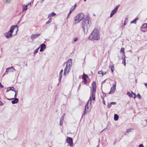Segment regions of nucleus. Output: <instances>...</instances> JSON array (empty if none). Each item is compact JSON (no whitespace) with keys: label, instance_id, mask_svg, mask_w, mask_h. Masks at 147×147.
Returning <instances> with one entry per match:
<instances>
[{"label":"nucleus","instance_id":"f257e3e1","mask_svg":"<svg viewBox=\"0 0 147 147\" xmlns=\"http://www.w3.org/2000/svg\"><path fill=\"white\" fill-rule=\"evenodd\" d=\"M18 27L17 25L12 26L10 30L7 32L4 33V35L7 39L12 38L13 36L16 35L17 33Z\"/></svg>","mask_w":147,"mask_h":147},{"label":"nucleus","instance_id":"f03ea898","mask_svg":"<svg viewBox=\"0 0 147 147\" xmlns=\"http://www.w3.org/2000/svg\"><path fill=\"white\" fill-rule=\"evenodd\" d=\"M90 20L88 19H85L82 22V27L85 32H88V29L90 26Z\"/></svg>","mask_w":147,"mask_h":147},{"label":"nucleus","instance_id":"7ed1b4c3","mask_svg":"<svg viewBox=\"0 0 147 147\" xmlns=\"http://www.w3.org/2000/svg\"><path fill=\"white\" fill-rule=\"evenodd\" d=\"M72 59H69L66 62V65L64 69V75L65 76L68 74L72 66Z\"/></svg>","mask_w":147,"mask_h":147},{"label":"nucleus","instance_id":"20e7f679","mask_svg":"<svg viewBox=\"0 0 147 147\" xmlns=\"http://www.w3.org/2000/svg\"><path fill=\"white\" fill-rule=\"evenodd\" d=\"M89 38L96 40L100 39L99 33L97 29L95 28L94 30L89 37Z\"/></svg>","mask_w":147,"mask_h":147},{"label":"nucleus","instance_id":"39448f33","mask_svg":"<svg viewBox=\"0 0 147 147\" xmlns=\"http://www.w3.org/2000/svg\"><path fill=\"white\" fill-rule=\"evenodd\" d=\"M84 18V15L82 13H80L77 15L74 18L75 24L78 23Z\"/></svg>","mask_w":147,"mask_h":147},{"label":"nucleus","instance_id":"423d86ee","mask_svg":"<svg viewBox=\"0 0 147 147\" xmlns=\"http://www.w3.org/2000/svg\"><path fill=\"white\" fill-rule=\"evenodd\" d=\"M89 102L90 103V105L92 103V98L91 96L90 97L89 100H88L87 102V103L86 105L85 108L84 109V112L83 114V115H84L86 113V108L88 109L89 107L88 104Z\"/></svg>","mask_w":147,"mask_h":147},{"label":"nucleus","instance_id":"0eeeda50","mask_svg":"<svg viewBox=\"0 0 147 147\" xmlns=\"http://www.w3.org/2000/svg\"><path fill=\"white\" fill-rule=\"evenodd\" d=\"M92 94H95L96 89V84L95 82H93L92 84Z\"/></svg>","mask_w":147,"mask_h":147},{"label":"nucleus","instance_id":"6e6552de","mask_svg":"<svg viewBox=\"0 0 147 147\" xmlns=\"http://www.w3.org/2000/svg\"><path fill=\"white\" fill-rule=\"evenodd\" d=\"M67 142L69 144L70 146H73V139L72 138L68 137L67 138L66 140Z\"/></svg>","mask_w":147,"mask_h":147},{"label":"nucleus","instance_id":"1a4fd4ad","mask_svg":"<svg viewBox=\"0 0 147 147\" xmlns=\"http://www.w3.org/2000/svg\"><path fill=\"white\" fill-rule=\"evenodd\" d=\"M39 47H40V52H42L45 49L46 45L45 44H42L40 45Z\"/></svg>","mask_w":147,"mask_h":147},{"label":"nucleus","instance_id":"9d476101","mask_svg":"<svg viewBox=\"0 0 147 147\" xmlns=\"http://www.w3.org/2000/svg\"><path fill=\"white\" fill-rule=\"evenodd\" d=\"M40 35V34H33L31 36V38L32 40H33L35 38L38 37Z\"/></svg>","mask_w":147,"mask_h":147},{"label":"nucleus","instance_id":"9b49d317","mask_svg":"<svg viewBox=\"0 0 147 147\" xmlns=\"http://www.w3.org/2000/svg\"><path fill=\"white\" fill-rule=\"evenodd\" d=\"M116 90V86L115 85H113V86H112L111 89V90L109 94H113V93Z\"/></svg>","mask_w":147,"mask_h":147},{"label":"nucleus","instance_id":"f8f14e48","mask_svg":"<svg viewBox=\"0 0 147 147\" xmlns=\"http://www.w3.org/2000/svg\"><path fill=\"white\" fill-rule=\"evenodd\" d=\"M13 99V100L11 101V102L13 104L17 103L18 102L19 99L18 98H15Z\"/></svg>","mask_w":147,"mask_h":147},{"label":"nucleus","instance_id":"ddd939ff","mask_svg":"<svg viewBox=\"0 0 147 147\" xmlns=\"http://www.w3.org/2000/svg\"><path fill=\"white\" fill-rule=\"evenodd\" d=\"M14 88H15L13 87H8L6 90V92H7L9 90L13 91Z\"/></svg>","mask_w":147,"mask_h":147},{"label":"nucleus","instance_id":"4468645a","mask_svg":"<svg viewBox=\"0 0 147 147\" xmlns=\"http://www.w3.org/2000/svg\"><path fill=\"white\" fill-rule=\"evenodd\" d=\"M116 12L117 11L114 9L112 10L111 13L110 17H112L113 16Z\"/></svg>","mask_w":147,"mask_h":147},{"label":"nucleus","instance_id":"2eb2a0df","mask_svg":"<svg viewBox=\"0 0 147 147\" xmlns=\"http://www.w3.org/2000/svg\"><path fill=\"white\" fill-rule=\"evenodd\" d=\"M30 4H29L28 5H26V6H23L22 7V11H24L26 10L27 9V7L29 5H30Z\"/></svg>","mask_w":147,"mask_h":147},{"label":"nucleus","instance_id":"dca6fc26","mask_svg":"<svg viewBox=\"0 0 147 147\" xmlns=\"http://www.w3.org/2000/svg\"><path fill=\"white\" fill-rule=\"evenodd\" d=\"M119 117L118 115L116 114H115L114 115V120L116 121L118 119Z\"/></svg>","mask_w":147,"mask_h":147},{"label":"nucleus","instance_id":"f3484780","mask_svg":"<svg viewBox=\"0 0 147 147\" xmlns=\"http://www.w3.org/2000/svg\"><path fill=\"white\" fill-rule=\"evenodd\" d=\"M124 49H125L123 48H122L121 49L120 52L122 55H124L125 53Z\"/></svg>","mask_w":147,"mask_h":147},{"label":"nucleus","instance_id":"a211bd4d","mask_svg":"<svg viewBox=\"0 0 147 147\" xmlns=\"http://www.w3.org/2000/svg\"><path fill=\"white\" fill-rule=\"evenodd\" d=\"M109 67L111 68L112 72L113 73V71L114 69V66L113 65H110L109 66Z\"/></svg>","mask_w":147,"mask_h":147},{"label":"nucleus","instance_id":"6ab92c4d","mask_svg":"<svg viewBox=\"0 0 147 147\" xmlns=\"http://www.w3.org/2000/svg\"><path fill=\"white\" fill-rule=\"evenodd\" d=\"M138 20V18H135L134 20H133L131 22V23H134V24H136V21Z\"/></svg>","mask_w":147,"mask_h":147},{"label":"nucleus","instance_id":"aec40b11","mask_svg":"<svg viewBox=\"0 0 147 147\" xmlns=\"http://www.w3.org/2000/svg\"><path fill=\"white\" fill-rule=\"evenodd\" d=\"M142 28L143 29H145L147 28V24L145 23L142 26Z\"/></svg>","mask_w":147,"mask_h":147},{"label":"nucleus","instance_id":"412c9836","mask_svg":"<svg viewBox=\"0 0 147 147\" xmlns=\"http://www.w3.org/2000/svg\"><path fill=\"white\" fill-rule=\"evenodd\" d=\"M56 15V14L54 12H52V13H50V14H49V16L48 17H49V16H55V15Z\"/></svg>","mask_w":147,"mask_h":147},{"label":"nucleus","instance_id":"4be33fe9","mask_svg":"<svg viewBox=\"0 0 147 147\" xmlns=\"http://www.w3.org/2000/svg\"><path fill=\"white\" fill-rule=\"evenodd\" d=\"M131 97H132L134 98H135L136 96V95L135 93H134L131 91Z\"/></svg>","mask_w":147,"mask_h":147},{"label":"nucleus","instance_id":"5701e85b","mask_svg":"<svg viewBox=\"0 0 147 147\" xmlns=\"http://www.w3.org/2000/svg\"><path fill=\"white\" fill-rule=\"evenodd\" d=\"M133 129L132 128L131 129H127V132L128 133V132L129 131L131 132L133 131Z\"/></svg>","mask_w":147,"mask_h":147},{"label":"nucleus","instance_id":"b1692460","mask_svg":"<svg viewBox=\"0 0 147 147\" xmlns=\"http://www.w3.org/2000/svg\"><path fill=\"white\" fill-rule=\"evenodd\" d=\"M10 68V72H13L15 70L14 68H13V67H11L9 68Z\"/></svg>","mask_w":147,"mask_h":147},{"label":"nucleus","instance_id":"393cba45","mask_svg":"<svg viewBox=\"0 0 147 147\" xmlns=\"http://www.w3.org/2000/svg\"><path fill=\"white\" fill-rule=\"evenodd\" d=\"M51 21V18H49V20H48L46 23V24H48L50 23Z\"/></svg>","mask_w":147,"mask_h":147},{"label":"nucleus","instance_id":"a878e982","mask_svg":"<svg viewBox=\"0 0 147 147\" xmlns=\"http://www.w3.org/2000/svg\"><path fill=\"white\" fill-rule=\"evenodd\" d=\"M40 48V47H38V48L36 49L35 51H34V54H35L36 53L38 52V51L39 50V49Z\"/></svg>","mask_w":147,"mask_h":147},{"label":"nucleus","instance_id":"bb28decb","mask_svg":"<svg viewBox=\"0 0 147 147\" xmlns=\"http://www.w3.org/2000/svg\"><path fill=\"white\" fill-rule=\"evenodd\" d=\"M125 59H123L122 61V63L124 64L125 66L126 63H125Z\"/></svg>","mask_w":147,"mask_h":147},{"label":"nucleus","instance_id":"cd10ccee","mask_svg":"<svg viewBox=\"0 0 147 147\" xmlns=\"http://www.w3.org/2000/svg\"><path fill=\"white\" fill-rule=\"evenodd\" d=\"M63 72V70L61 69L60 72V73L59 74V76H62V74Z\"/></svg>","mask_w":147,"mask_h":147},{"label":"nucleus","instance_id":"c85d7f7f","mask_svg":"<svg viewBox=\"0 0 147 147\" xmlns=\"http://www.w3.org/2000/svg\"><path fill=\"white\" fill-rule=\"evenodd\" d=\"M84 77V78H86V79L88 77V76L87 75L84 74L82 76L83 79Z\"/></svg>","mask_w":147,"mask_h":147},{"label":"nucleus","instance_id":"c756f323","mask_svg":"<svg viewBox=\"0 0 147 147\" xmlns=\"http://www.w3.org/2000/svg\"><path fill=\"white\" fill-rule=\"evenodd\" d=\"M127 94L128 95L129 97H131V93L129 92H128L127 93Z\"/></svg>","mask_w":147,"mask_h":147},{"label":"nucleus","instance_id":"7c9ffc66","mask_svg":"<svg viewBox=\"0 0 147 147\" xmlns=\"http://www.w3.org/2000/svg\"><path fill=\"white\" fill-rule=\"evenodd\" d=\"M74 8H73V7H72L70 9V11L71 12V13L74 10Z\"/></svg>","mask_w":147,"mask_h":147},{"label":"nucleus","instance_id":"2f4dec72","mask_svg":"<svg viewBox=\"0 0 147 147\" xmlns=\"http://www.w3.org/2000/svg\"><path fill=\"white\" fill-rule=\"evenodd\" d=\"M137 96L139 99H141V96L139 94H137Z\"/></svg>","mask_w":147,"mask_h":147},{"label":"nucleus","instance_id":"473e14b6","mask_svg":"<svg viewBox=\"0 0 147 147\" xmlns=\"http://www.w3.org/2000/svg\"><path fill=\"white\" fill-rule=\"evenodd\" d=\"M63 120H60V125H61L63 124Z\"/></svg>","mask_w":147,"mask_h":147},{"label":"nucleus","instance_id":"72a5a7b5","mask_svg":"<svg viewBox=\"0 0 147 147\" xmlns=\"http://www.w3.org/2000/svg\"><path fill=\"white\" fill-rule=\"evenodd\" d=\"M62 77V76H59V82H60V81H61Z\"/></svg>","mask_w":147,"mask_h":147},{"label":"nucleus","instance_id":"f704fd0d","mask_svg":"<svg viewBox=\"0 0 147 147\" xmlns=\"http://www.w3.org/2000/svg\"><path fill=\"white\" fill-rule=\"evenodd\" d=\"M111 106V103H110L108 104V107L109 108H110Z\"/></svg>","mask_w":147,"mask_h":147},{"label":"nucleus","instance_id":"c9c22d12","mask_svg":"<svg viewBox=\"0 0 147 147\" xmlns=\"http://www.w3.org/2000/svg\"><path fill=\"white\" fill-rule=\"evenodd\" d=\"M10 69L9 68H7V69H6V71L7 72H10Z\"/></svg>","mask_w":147,"mask_h":147},{"label":"nucleus","instance_id":"e433bc0d","mask_svg":"<svg viewBox=\"0 0 147 147\" xmlns=\"http://www.w3.org/2000/svg\"><path fill=\"white\" fill-rule=\"evenodd\" d=\"M119 7V5H118V6H117L115 7V8L114 9L116 11H117V10Z\"/></svg>","mask_w":147,"mask_h":147},{"label":"nucleus","instance_id":"4c0bfd02","mask_svg":"<svg viewBox=\"0 0 147 147\" xmlns=\"http://www.w3.org/2000/svg\"><path fill=\"white\" fill-rule=\"evenodd\" d=\"M78 39V37H76L74 40V41L75 42H76L77 40Z\"/></svg>","mask_w":147,"mask_h":147},{"label":"nucleus","instance_id":"58836bf2","mask_svg":"<svg viewBox=\"0 0 147 147\" xmlns=\"http://www.w3.org/2000/svg\"><path fill=\"white\" fill-rule=\"evenodd\" d=\"M83 79L84 80V83H85L86 82H87V79L86 78H84V77Z\"/></svg>","mask_w":147,"mask_h":147},{"label":"nucleus","instance_id":"ea45409f","mask_svg":"<svg viewBox=\"0 0 147 147\" xmlns=\"http://www.w3.org/2000/svg\"><path fill=\"white\" fill-rule=\"evenodd\" d=\"M98 73L99 74H102V71H98Z\"/></svg>","mask_w":147,"mask_h":147},{"label":"nucleus","instance_id":"a19ab883","mask_svg":"<svg viewBox=\"0 0 147 147\" xmlns=\"http://www.w3.org/2000/svg\"><path fill=\"white\" fill-rule=\"evenodd\" d=\"M111 104L112 105H116V102H111Z\"/></svg>","mask_w":147,"mask_h":147},{"label":"nucleus","instance_id":"79ce46f5","mask_svg":"<svg viewBox=\"0 0 147 147\" xmlns=\"http://www.w3.org/2000/svg\"><path fill=\"white\" fill-rule=\"evenodd\" d=\"M122 55V58H123V59H125L126 57L125 56V53H124V55Z\"/></svg>","mask_w":147,"mask_h":147},{"label":"nucleus","instance_id":"37998d69","mask_svg":"<svg viewBox=\"0 0 147 147\" xmlns=\"http://www.w3.org/2000/svg\"><path fill=\"white\" fill-rule=\"evenodd\" d=\"M64 119V117L63 116H62L61 117V119L60 120H63V119Z\"/></svg>","mask_w":147,"mask_h":147},{"label":"nucleus","instance_id":"c03bdc74","mask_svg":"<svg viewBox=\"0 0 147 147\" xmlns=\"http://www.w3.org/2000/svg\"><path fill=\"white\" fill-rule=\"evenodd\" d=\"M0 87H1V88H2L3 87V86L1 84L0 82Z\"/></svg>","mask_w":147,"mask_h":147},{"label":"nucleus","instance_id":"a18cd8bd","mask_svg":"<svg viewBox=\"0 0 147 147\" xmlns=\"http://www.w3.org/2000/svg\"><path fill=\"white\" fill-rule=\"evenodd\" d=\"M139 147H144L142 144H140L139 146Z\"/></svg>","mask_w":147,"mask_h":147},{"label":"nucleus","instance_id":"49530a36","mask_svg":"<svg viewBox=\"0 0 147 147\" xmlns=\"http://www.w3.org/2000/svg\"><path fill=\"white\" fill-rule=\"evenodd\" d=\"M103 98V103L104 105H105V101L104 100V98Z\"/></svg>","mask_w":147,"mask_h":147},{"label":"nucleus","instance_id":"de8ad7c7","mask_svg":"<svg viewBox=\"0 0 147 147\" xmlns=\"http://www.w3.org/2000/svg\"><path fill=\"white\" fill-rule=\"evenodd\" d=\"M7 99L8 100H13V99H14V98H7Z\"/></svg>","mask_w":147,"mask_h":147},{"label":"nucleus","instance_id":"09e8293b","mask_svg":"<svg viewBox=\"0 0 147 147\" xmlns=\"http://www.w3.org/2000/svg\"><path fill=\"white\" fill-rule=\"evenodd\" d=\"M3 105L2 102L0 101V106Z\"/></svg>","mask_w":147,"mask_h":147},{"label":"nucleus","instance_id":"8fccbe9b","mask_svg":"<svg viewBox=\"0 0 147 147\" xmlns=\"http://www.w3.org/2000/svg\"><path fill=\"white\" fill-rule=\"evenodd\" d=\"M106 73V72H102V76H103Z\"/></svg>","mask_w":147,"mask_h":147},{"label":"nucleus","instance_id":"3c124183","mask_svg":"<svg viewBox=\"0 0 147 147\" xmlns=\"http://www.w3.org/2000/svg\"><path fill=\"white\" fill-rule=\"evenodd\" d=\"M77 6V5L76 4H75L74 5V7H73V8H74V9H75L76 7Z\"/></svg>","mask_w":147,"mask_h":147},{"label":"nucleus","instance_id":"603ef678","mask_svg":"<svg viewBox=\"0 0 147 147\" xmlns=\"http://www.w3.org/2000/svg\"><path fill=\"white\" fill-rule=\"evenodd\" d=\"M92 97H95V94H92Z\"/></svg>","mask_w":147,"mask_h":147},{"label":"nucleus","instance_id":"864d4df0","mask_svg":"<svg viewBox=\"0 0 147 147\" xmlns=\"http://www.w3.org/2000/svg\"><path fill=\"white\" fill-rule=\"evenodd\" d=\"M127 24V23L125 21L124 23V25H125Z\"/></svg>","mask_w":147,"mask_h":147},{"label":"nucleus","instance_id":"5fc2aeb1","mask_svg":"<svg viewBox=\"0 0 147 147\" xmlns=\"http://www.w3.org/2000/svg\"><path fill=\"white\" fill-rule=\"evenodd\" d=\"M92 100H94L95 99V97H92Z\"/></svg>","mask_w":147,"mask_h":147},{"label":"nucleus","instance_id":"6e6d98bb","mask_svg":"<svg viewBox=\"0 0 147 147\" xmlns=\"http://www.w3.org/2000/svg\"><path fill=\"white\" fill-rule=\"evenodd\" d=\"M71 11H69V13L68 14V16H69V15H70V14L71 13Z\"/></svg>","mask_w":147,"mask_h":147},{"label":"nucleus","instance_id":"4d7b16f0","mask_svg":"<svg viewBox=\"0 0 147 147\" xmlns=\"http://www.w3.org/2000/svg\"><path fill=\"white\" fill-rule=\"evenodd\" d=\"M144 85H145L146 87L147 88V83L144 84Z\"/></svg>","mask_w":147,"mask_h":147},{"label":"nucleus","instance_id":"13d9d810","mask_svg":"<svg viewBox=\"0 0 147 147\" xmlns=\"http://www.w3.org/2000/svg\"><path fill=\"white\" fill-rule=\"evenodd\" d=\"M13 91H14V92H15V94H16H16H17V92H16V91H15V90H13Z\"/></svg>","mask_w":147,"mask_h":147},{"label":"nucleus","instance_id":"bf43d9fd","mask_svg":"<svg viewBox=\"0 0 147 147\" xmlns=\"http://www.w3.org/2000/svg\"><path fill=\"white\" fill-rule=\"evenodd\" d=\"M16 95H17V94H16V93L15 94V95L14 96V97H16Z\"/></svg>","mask_w":147,"mask_h":147},{"label":"nucleus","instance_id":"052dcab7","mask_svg":"<svg viewBox=\"0 0 147 147\" xmlns=\"http://www.w3.org/2000/svg\"><path fill=\"white\" fill-rule=\"evenodd\" d=\"M44 1V0H42L41 1V3H42Z\"/></svg>","mask_w":147,"mask_h":147},{"label":"nucleus","instance_id":"680f3d73","mask_svg":"<svg viewBox=\"0 0 147 147\" xmlns=\"http://www.w3.org/2000/svg\"><path fill=\"white\" fill-rule=\"evenodd\" d=\"M106 129H104L101 132H102L104 130H105Z\"/></svg>","mask_w":147,"mask_h":147},{"label":"nucleus","instance_id":"e2e57ef3","mask_svg":"<svg viewBox=\"0 0 147 147\" xmlns=\"http://www.w3.org/2000/svg\"><path fill=\"white\" fill-rule=\"evenodd\" d=\"M68 17H69V16H67V17H66V18H67H67H68Z\"/></svg>","mask_w":147,"mask_h":147},{"label":"nucleus","instance_id":"0e129e2a","mask_svg":"<svg viewBox=\"0 0 147 147\" xmlns=\"http://www.w3.org/2000/svg\"><path fill=\"white\" fill-rule=\"evenodd\" d=\"M105 81V80L103 82V83H104V82Z\"/></svg>","mask_w":147,"mask_h":147},{"label":"nucleus","instance_id":"69168bd1","mask_svg":"<svg viewBox=\"0 0 147 147\" xmlns=\"http://www.w3.org/2000/svg\"><path fill=\"white\" fill-rule=\"evenodd\" d=\"M65 114L64 113L63 114V116H65Z\"/></svg>","mask_w":147,"mask_h":147},{"label":"nucleus","instance_id":"338daca9","mask_svg":"<svg viewBox=\"0 0 147 147\" xmlns=\"http://www.w3.org/2000/svg\"><path fill=\"white\" fill-rule=\"evenodd\" d=\"M86 0H84V1H86Z\"/></svg>","mask_w":147,"mask_h":147},{"label":"nucleus","instance_id":"774afa93","mask_svg":"<svg viewBox=\"0 0 147 147\" xmlns=\"http://www.w3.org/2000/svg\"><path fill=\"white\" fill-rule=\"evenodd\" d=\"M71 147H73V146H71Z\"/></svg>","mask_w":147,"mask_h":147}]
</instances>
